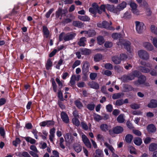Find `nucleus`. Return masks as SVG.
<instances>
[{
  "label": "nucleus",
  "mask_w": 157,
  "mask_h": 157,
  "mask_svg": "<svg viewBox=\"0 0 157 157\" xmlns=\"http://www.w3.org/2000/svg\"><path fill=\"white\" fill-rule=\"evenodd\" d=\"M76 35V34L75 33H68L65 34L62 33L59 36V39L60 41H62L64 40L65 41H67L73 39Z\"/></svg>",
  "instance_id": "f257e3e1"
},
{
  "label": "nucleus",
  "mask_w": 157,
  "mask_h": 157,
  "mask_svg": "<svg viewBox=\"0 0 157 157\" xmlns=\"http://www.w3.org/2000/svg\"><path fill=\"white\" fill-rule=\"evenodd\" d=\"M117 44L118 46H121V47H122L123 45L124 48L127 49V51H130L131 44L129 41L121 39L119 40Z\"/></svg>",
  "instance_id": "f03ea898"
},
{
  "label": "nucleus",
  "mask_w": 157,
  "mask_h": 157,
  "mask_svg": "<svg viewBox=\"0 0 157 157\" xmlns=\"http://www.w3.org/2000/svg\"><path fill=\"white\" fill-rule=\"evenodd\" d=\"M138 54L139 57L141 59L147 60L149 59V53L145 50H140L138 52Z\"/></svg>",
  "instance_id": "7ed1b4c3"
},
{
  "label": "nucleus",
  "mask_w": 157,
  "mask_h": 157,
  "mask_svg": "<svg viewBox=\"0 0 157 157\" xmlns=\"http://www.w3.org/2000/svg\"><path fill=\"white\" fill-rule=\"evenodd\" d=\"M135 24L137 32L138 33H141L144 29V23L142 22L136 21L135 22Z\"/></svg>",
  "instance_id": "20e7f679"
},
{
  "label": "nucleus",
  "mask_w": 157,
  "mask_h": 157,
  "mask_svg": "<svg viewBox=\"0 0 157 157\" xmlns=\"http://www.w3.org/2000/svg\"><path fill=\"white\" fill-rule=\"evenodd\" d=\"M146 80V77L143 75H140L137 81H134V84L137 86L144 83Z\"/></svg>",
  "instance_id": "39448f33"
},
{
  "label": "nucleus",
  "mask_w": 157,
  "mask_h": 157,
  "mask_svg": "<svg viewBox=\"0 0 157 157\" xmlns=\"http://www.w3.org/2000/svg\"><path fill=\"white\" fill-rule=\"evenodd\" d=\"M65 142L67 145H70L74 141V137L71 134L67 133L65 136Z\"/></svg>",
  "instance_id": "423d86ee"
},
{
  "label": "nucleus",
  "mask_w": 157,
  "mask_h": 157,
  "mask_svg": "<svg viewBox=\"0 0 157 157\" xmlns=\"http://www.w3.org/2000/svg\"><path fill=\"white\" fill-rule=\"evenodd\" d=\"M129 5L132 8V11L133 13L136 15L139 14V11L137 9V6L135 2L131 1Z\"/></svg>",
  "instance_id": "0eeeda50"
},
{
  "label": "nucleus",
  "mask_w": 157,
  "mask_h": 157,
  "mask_svg": "<svg viewBox=\"0 0 157 157\" xmlns=\"http://www.w3.org/2000/svg\"><path fill=\"white\" fill-rule=\"evenodd\" d=\"M82 140L86 147L90 148L91 147V145L89 139L85 135H82Z\"/></svg>",
  "instance_id": "6e6552de"
},
{
  "label": "nucleus",
  "mask_w": 157,
  "mask_h": 157,
  "mask_svg": "<svg viewBox=\"0 0 157 157\" xmlns=\"http://www.w3.org/2000/svg\"><path fill=\"white\" fill-rule=\"evenodd\" d=\"M143 46L147 50L151 51L154 50L153 46L149 42H144L143 44Z\"/></svg>",
  "instance_id": "1a4fd4ad"
},
{
  "label": "nucleus",
  "mask_w": 157,
  "mask_h": 157,
  "mask_svg": "<svg viewBox=\"0 0 157 157\" xmlns=\"http://www.w3.org/2000/svg\"><path fill=\"white\" fill-rule=\"evenodd\" d=\"M106 8L108 10L111 12L117 15L119 14V12L117 11L116 8H115L114 5L107 4L106 6Z\"/></svg>",
  "instance_id": "9d476101"
},
{
  "label": "nucleus",
  "mask_w": 157,
  "mask_h": 157,
  "mask_svg": "<svg viewBox=\"0 0 157 157\" xmlns=\"http://www.w3.org/2000/svg\"><path fill=\"white\" fill-rule=\"evenodd\" d=\"M127 5L126 3L125 2H123L121 3L118 4L116 7L117 11L119 12V14L120 11L123 10L125 8Z\"/></svg>",
  "instance_id": "9b49d317"
},
{
  "label": "nucleus",
  "mask_w": 157,
  "mask_h": 157,
  "mask_svg": "<svg viewBox=\"0 0 157 157\" xmlns=\"http://www.w3.org/2000/svg\"><path fill=\"white\" fill-rule=\"evenodd\" d=\"M141 71L143 73H149L152 76H156L157 74V71L155 69H141Z\"/></svg>",
  "instance_id": "f8f14e48"
},
{
  "label": "nucleus",
  "mask_w": 157,
  "mask_h": 157,
  "mask_svg": "<svg viewBox=\"0 0 157 157\" xmlns=\"http://www.w3.org/2000/svg\"><path fill=\"white\" fill-rule=\"evenodd\" d=\"M123 131V128L121 126H117L113 128V131L115 134L121 133Z\"/></svg>",
  "instance_id": "ddd939ff"
},
{
  "label": "nucleus",
  "mask_w": 157,
  "mask_h": 157,
  "mask_svg": "<svg viewBox=\"0 0 157 157\" xmlns=\"http://www.w3.org/2000/svg\"><path fill=\"white\" fill-rule=\"evenodd\" d=\"M147 130L149 132L154 133L156 130V128L155 126L152 124L148 125L147 127Z\"/></svg>",
  "instance_id": "4468645a"
},
{
  "label": "nucleus",
  "mask_w": 157,
  "mask_h": 157,
  "mask_svg": "<svg viewBox=\"0 0 157 157\" xmlns=\"http://www.w3.org/2000/svg\"><path fill=\"white\" fill-rule=\"evenodd\" d=\"M147 106L150 108H155L157 107V100H151L148 104Z\"/></svg>",
  "instance_id": "2eb2a0df"
},
{
  "label": "nucleus",
  "mask_w": 157,
  "mask_h": 157,
  "mask_svg": "<svg viewBox=\"0 0 157 157\" xmlns=\"http://www.w3.org/2000/svg\"><path fill=\"white\" fill-rule=\"evenodd\" d=\"M61 117L63 121L66 123H68L69 121V119L67 114L64 112L61 113Z\"/></svg>",
  "instance_id": "dca6fc26"
},
{
  "label": "nucleus",
  "mask_w": 157,
  "mask_h": 157,
  "mask_svg": "<svg viewBox=\"0 0 157 157\" xmlns=\"http://www.w3.org/2000/svg\"><path fill=\"white\" fill-rule=\"evenodd\" d=\"M67 12V11L62 10L61 9H59L56 12V16L57 17H59L60 16H62L65 15V13Z\"/></svg>",
  "instance_id": "f3484780"
},
{
  "label": "nucleus",
  "mask_w": 157,
  "mask_h": 157,
  "mask_svg": "<svg viewBox=\"0 0 157 157\" xmlns=\"http://www.w3.org/2000/svg\"><path fill=\"white\" fill-rule=\"evenodd\" d=\"M140 64L142 66V67L144 68H151L152 67V64L149 62L146 63L141 61L140 62Z\"/></svg>",
  "instance_id": "a211bd4d"
},
{
  "label": "nucleus",
  "mask_w": 157,
  "mask_h": 157,
  "mask_svg": "<svg viewBox=\"0 0 157 157\" xmlns=\"http://www.w3.org/2000/svg\"><path fill=\"white\" fill-rule=\"evenodd\" d=\"M88 85L91 88L98 89L99 88V85L97 83L92 82L89 83Z\"/></svg>",
  "instance_id": "6ab92c4d"
},
{
  "label": "nucleus",
  "mask_w": 157,
  "mask_h": 157,
  "mask_svg": "<svg viewBox=\"0 0 157 157\" xmlns=\"http://www.w3.org/2000/svg\"><path fill=\"white\" fill-rule=\"evenodd\" d=\"M86 38L85 37H82L80 38L79 41L78 42V44L80 46L84 47L86 45Z\"/></svg>",
  "instance_id": "aec40b11"
},
{
  "label": "nucleus",
  "mask_w": 157,
  "mask_h": 157,
  "mask_svg": "<svg viewBox=\"0 0 157 157\" xmlns=\"http://www.w3.org/2000/svg\"><path fill=\"white\" fill-rule=\"evenodd\" d=\"M73 147L74 150L77 153H79L82 150L81 146L78 144H75Z\"/></svg>",
  "instance_id": "412c9836"
},
{
  "label": "nucleus",
  "mask_w": 157,
  "mask_h": 157,
  "mask_svg": "<svg viewBox=\"0 0 157 157\" xmlns=\"http://www.w3.org/2000/svg\"><path fill=\"white\" fill-rule=\"evenodd\" d=\"M124 88L125 91H129L132 90L134 91L135 90V89L131 86L128 85H125L124 86Z\"/></svg>",
  "instance_id": "4be33fe9"
},
{
  "label": "nucleus",
  "mask_w": 157,
  "mask_h": 157,
  "mask_svg": "<svg viewBox=\"0 0 157 157\" xmlns=\"http://www.w3.org/2000/svg\"><path fill=\"white\" fill-rule=\"evenodd\" d=\"M112 60L116 64H120L121 62V60L117 56H114L112 57Z\"/></svg>",
  "instance_id": "5701e85b"
},
{
  "label": "nucleus",
  "mask_w": 157,
  "mask_h": 157,
  "mask_svg": "<svg viewBox=\"0 0 157 157\" xmlns=\"http://www.w3.org/2000/svg\"><path fill=\"white\" fill-rule=\"evenodd\" d=\"M133 142L136 145L140 146L142 143V140L140 137H136L134 139Z\"/></svg>",
  "instance_id": "b1692460"
},
{
  "label": "nucleus",
  "mask_w": 157,
  "mask_h": 157,
  "mask_svg": "<svg viewBox=\"0 0 157 157\" xmlns=\"http://www.w3.org/2000/svg\"><path fill=\"white\" fill-rule=\"evenodd\" d=\"M150 151H153L157 149V144L155 143L151 144L149 147Z\"/></svg>",
  "instance_id": "393cba45"
},
{
  "label": "nucleus",
  "mask_w": 157,
  "mask_h": 157,
  "mask_svg": "<svg viewBox=\"0 0 157 157\" xmlns=\"http://www.w3.org/2000/svg\"><path fill=\"white\" fill-rule=\"evenodd\" d=\"M133 138V136L130 134H127L125 137V140L128 143H130L132 141Z\"/></svg>",
  "instance_id": "a878e982"
},
{
  "label": "nucleus",
  "mask_w": 157,
  "mask_h": 157,
  "mask_svg": "<svg viewBox=\"0 0 157 157\" xmlns=\"http://www.w3.org/2000/svg\"><path fill=\"white\" fill-rule=\"evenodd\" d=\"M80 51L81 52L82 54L84 55H89L91 53V50L86 48L80 49Z\"/></svg>",
  "instance_id": "bb28decb"
},
{
  "label": "nucleus",
  "mask_w": 157,
  "mask_h": 157,
  "mask_svg": "<svg viewBox=\"0 0 157 157\" xmlns=\"http://www.w3.org/2000/svg\"><path fill=\"white\" fill-rule=\"evenodd\" d=\"M104 145L111 151L112 153L115 152V150L112 145H110L106 142L104 143Z\"/></svg>",
  "instance_id": "cd10ccee"
},
{
  "label": "nucleus",
  "mask_w": 157,
  "mask_h": 157,
  "mask_svg": "<svg viewBox=\"0 0 157 157\" xmlns=\"http://www.w3.org/2000/svg\"><path fill=\"white\" fill-rule=\"evenodd\" d=\"M101 130L104 132H106L109 129V127L106 124H102L100 126Z\"/></svg>",
  "instance_id": "c85d7f7f"
},
{
  "label": "nucleus",
  "mask_w": 157,
  "mask_h": 157,
  "mask_svg": "<svg viewBox=\"0 0 157 157\" xmlns=\"http://www.w3.org/2000/svg\"><path fill=\"white\" fill-rule=\"evenodd\" d=\"M124 114H120L117 118V121L119 123H123L124 122L125 120L124 117Z\"/></svg>",
  "instance_id": "c756f323"
},
{
  "label": "nucleus",
  "mask_w": 157,
  "mask_h": 157,
  "mask_svg": "<svg viewBox=\"0 0 157 157\" xmlns=\"http://www.w3.org/2000/svg\"><path fill=\"white\" fill-rule=\"evenodd\" d=\"M95 34V32L93 30H89L85 32V36L87 37L92 36Z\"/></svg>",
  "instance_id": "7c9ffc66"
},
{
  "label": "nucleus",
  "mask_w": 157,
  "mask_h": 157,
  "mask_svg": "<svg viewBox=\"0 0 157 157\" xmlns=\"http://www.w3.org/2000/svg\"><path fill=\"white\" fill-rule=\"evenodd\" d=\"M96 155L99 157H103L104 155L102 151L99 149H97L95 151Z\"/></svg>",
  "instance_id": "2f4dec72"
},
{
  "label": "nucleus",
  "mask_w": 157,
  "mask_h": 157,
  "mask_svg": "<svg viewBox=\"0 0 157 157\" xmlns=\"http://www.w3.org/2000/svg\"><path fill=\"white\" fill-rule=\"evenodd\" d=\"M102 26L106 29H110V26L112 25V22H110V23H108L106 21H104L102 22Z\"/></svg>",
  "instance_id": "473e14b6"
},
{
  "label": "nucleus",
  "mask_w": 157,
  "mask_h": 157,
  "mask_svg": "<svg viewBox=\"0 0 157 157\" xmlns=\"http://www.w3.org/2000/svg\"><path fill=\"white\" fill-rule=\"evenodd\" d=\"M78 18L82 21H89L90 20V18L87 16H78Z\"/></svg>",
  "instance_id": "72a5a7b5"
},
{
  "label": "nucleus",
  "mask_w": 157,
  "mask_h": 157,
  "mask_svg": "<svg viewBox=\"0 0 157 157\" xmlns=\"http://www.w3.org/2000/svg\"><path fill=\"white\" fill-rule=\"evenodd\" d=\"M102 56L100 54H97L94 56V60L95 62H98L101 60L102 59Z\"/></svg>",
  "instance_id": "f704fd0d"
},
{
  "label": "nucleus",
  "mask_w": 157,
  "mask_h": 157,
  "mask_svg": "<svg viewBox=\"0 0 157 157\" xmlns=\"http://www.w3.org/2000/svg\"><path fill=\"white\" fill-rule=\"evenodd\" d=\"M73 25L74 26L79 28H81L83 26L82 23L79 21H74L73 22Z\"/></svg>",
  "instance_id": "c9c22d12"
},
{
  "label": "nucleus",
  "mask_w": 157,
  "mask_h": 157,
  "mask_svg": "<svg viewBox=\"0 0 157 157\" xmlns=\"http://www.w3.org/2000/svg\"><path fill=\"white\" fill-rule=\"evenodd\" d=\"M43 31L44 34L46 37V38L48 37L49 34V32L46 27H43Z\"/></svg>",
  "instance_id": "e433bc0d"
},
{
  "label": "nucleus",
  "mask_w": 157,
  "mask_h": 157,
  "mask_svg": "<svg viewBox=\"0 0 157 157\" xmlns=\"http://www.w3.org/2000/svg\"><path fill=\"white\" fill-rule=\"evenodd\" d=\"M76 76L75 75H73L71 78L70 82L71 86L74 85L75 83Z\"/></svg>",
  "instance_id": "4c0bfd02"
},
{
  "label": "nucleus",
  "mask_w": 157,
  "mask_h": 157,
  "mask_svg": "<svg viewBox=\"0 0 157 157\" xmlns=\"http://www.w3.org/2000/svg\"><path fill=\"white\" fill-rule=\"evenodd\" d=\"M151 31L152 33L157 35V28L154 25H151L150 27Z\"/></svg>",
  "instance_id": "58836bf2"
},
{
  "label": "nucleus",
  "mask_w": 157,
  "mask_h": 157,
  "mask_svg": "<svg viewBox=\"0 0 157 157\" xmlns=\"http://www.w3.org/2000/svg\"><path fill=\"white\" fill-rule=\"evenodd\" d=\"M18 155L19 156H22L24 157H30V155L26 151H23L22 152H19Z\"/></svg>",
  "instance_id": "ea45409f"
},
{
  "label": "nucleus",
  "mask_w": 157,
  "mask_h": 157,
  "mask_svg": "<svg viewBox=\"0 0 157 157\" xmlns=\"http://www.w3.org/2000/svg\"><path fill=\"white\" fill-rule=\"evenodd\" d=\"M131 15L130 13L128 11H126L123 15V17L124 19H127L131 18Z\"/></svg>",
  "instance_id": "a19ab883"
},
{
  "label": "nucleus",
  "mask_w": 157,
  "mask_h": 157,
  "mask_svg": "<svg viewBox=\"0 0 157 157\" xmlns=\"http://www.w3.org/2000/svg\"><path fill=\"white\" fill-rule=\"evenodd\" d=\"M21 142V140H20L19 138H16L15 140H14L13 142V145L15 147H17L18 144H20Z\"/></svg>",
  "instance_id": "79ce46f5"
},
{
  "label": "nucleus",
  "mask_w": 157,
  "mask_h": 157,
  "mask_svg": "<svg viewBox=\"0 0 157 157\" xmlns=\"http://www.w3.org/2000/svg\"><path fill=\"white\" fill-rule=\"evenodd\" d=\"M95 105L94 103H90L88 104L87 105V108L90 111L93 110L95 107Z\"/></svg>",
  "instance_id": "37998d69"
},
{
  "label": "nucleus",
  "mask_w": 157,
  "mask_h": 157,
  "mask_svg": "<svg viewBox=\"0 0 157 157\" xmlns=\"http://www.w3.org/2000/svg\"><path fill=\"white\" fill-rule=\"evenodd\" d=\"M121 97V93H118L114 94L112 96V98L113 99H116L120 98Z\"/></svg>",
  "instance_id": "c03bdc74"
},
{
  "label": "nucleus",
  "mask_w": 157,
  "mask_h": 157,
  "mask_svg": "<svg viewBox=\"0 0 157 157\" xmlns=\"http://www.w3.org/2000/svg\"><path fill=\"white\" fill-rule=\"evenodd\" d=\"M98 43L100 45H101L104 42V40L102 36H99L97 38Z\"/></svg>",
  "instance_id": "a18cd8bd"
},
{
  "label": "nucleus",
  "mask_w": 157,
  "mask_h": 157,
  "mask_svg": "<svg viewBox=\"0 0 157 157\" xmlns=\"http://www.w3.org/2000/svg\"><path fill=\"white\" fill-rule=\"evenodd\" d=\"M75 103L76 106L79 109H81L83 106L82 103L79 101L76 100L75 101Z\"/></svg>",
  "instance_id": "49530a36"
},
{
  "label": "nucleus",
  "mask_w": 157,
  "mask_h": 157,
  "mask_svg": "<svg viewBox=\"0 0 157 157\" xmlns=\"http://www.w3.org/2000/svg\"><path fill=\"white\" fill-rule=\"evenodd\" d=\"M130 106L132 109H138L140 108V105L136 103L131 104Z\"/></svg>",
  "instance_id": "de8ad7c7"
},
{
  "label": "nucleus",
  "mask_w": 157,
  "mask_h": 157,
  "mask_svg": "<svg viewBox=\"0 0 157 157\" xmlns=\"http://www.w3.org/2000/svg\"><path fill=\"white\" fill-rule=\"evenodd\" d=\"M102 67H104L106 69H111L113 68V66L110 63L103 64L102 65Z\"/></svg>",
  "instance_id": "09e8293b"
},
{
  "label": "nucleus",
  "mask_w": 157,
  "mask_h": 157,
  "mask_svg": "<svg viewBox=\"0 0 157 157\" xmlns=\"http://www.w3.org/2000/svg\"><path fill=\"white\" fill-rule=\"evenodd\" d=\"M64 140L63 137H61L60 138L59 145L60 147L63 149H64L65 148V147L63 144Z\"/></svg>",
  "instance_id": "8fccbe9b"
},
{
  "label": "nucleus",
  "mask_w": 157,
  "mask_h": 157,
  "mask_svg": "<svg viewBox=\"0 0 157 157\" xmlns=\"http://www.w3.org/2000/svg\"><path fill=\"white\" fill-rule=\"evenodd\" d=\"M94 118L95 121H98L102 119V117L98 114H95L94 115Z\"/></svg>",
  "instance_id": "3c124183"
},
{
  "label": "nucleus",
  "mask_w": 157,
  "mask_h": 157,
  "mask_svg": "<svg viewBox=\"0 0 157 157\" xmlns=\"http://www.w3.org/2000/svg\"><path fill=\"white\" fill-rule=\"evenodd\" d=\"M73 123L77 126H78L80 124V122L77 119L74 118L72 119Z\"/></svg>",
  "instance_id": "603ef678"
},
{
  "label": "nucleus",
  "mask_w": 157,
  "mask_h": 157,
  "mask_svg": "<svg viewBox=\"0 0 157 157\" xmlns=\"http://www.w3.org/2000/svg\"><path fill=\"white\" fill-rule=\"evenodd\" d=\"M52 65V62L50 59H49L47 61L46 63V67L47 68L50 67Z\"/></svg>",
  "instance_id": "864d4df0"
},
{
  "label": "nucleus",
  "mask_w": 157,
  "mask_h": 157,
  "mask_svg": "<svg viewBox=\"0 0 157 157\" xmlns=\"http://www.w3.org/2000/svg\"><path fill=\"white\" fill-rule=\"evenodd\" d=\"M146 13L148 16H150L151 15L152 12L149 7H147L146 8Z\"/></svg>",
  "instance_id": "5fc2aeb1"
},
{
  "label": "nucleus",
  "mask_w": 157,
  "mask_h": 157,
  "mask_svg": "<svg viewBox=\"0 0 157 157\" xmlns=\"http://www.w3.org/2000/svg\"><path fill=\"white\" fill-rule=\"evenodd\" d=\"M129 149L130 150V152L131 154H137L136 149L132 146H130Z\"/></svg>",
  "instance_id": "6e6d98bb"
},
{
  "label": "nucleus",
  "mask_w": 157,
  "mask_h": 157,
  "mask_svg": "<svg viewBox=\"0 0 157 157\" xmlns=\"http://www.w3.org/2000/svg\"><path fill=\"white\" fill-rule=\"evenodd\" d=\"M123 104V99H119L116 101L115 103V105L117 106H120Z\"/></svg>",
  "instance_id": "4d7b16f0"
},
{
  "label": "nucleus",
  "mask_w": 157,
  "mask_h": 157,
  "mask_svg": "<svg viewBox=\"0 0 157 157\" xmlns=\"http://www.w3.org/2000/svg\"><path fill=\"white\" fill-rule=\"evenodd\" d=\"M152 43L154 46L157 48V37H154L152 40Z\"/></svg>",
  "instance_id": "13d9d810"
},
{
  "label": "nucleus",
  "mask_w": 157,
  "mask_h": 157,
  "mask_svg": "<svg viewBox=\"0 0 157 157\" xmlns=\"http://www.w3.org/2000/svg\"><path fill=\"white\" fill-rule=\"evenodd\" d=\"M105 9V6L104 5H101L100 8V9H98V12L99 14H101L102 13V11H104Z\"/></svg>",
  "instance_id": "bf43d9fd"
},
{
  "label": "nucleus",
  "mask_w": 157,
  "mask_h": 157,
  "mask_svg": "<svg viewBox=\"0 0 157 157\" xmlns=\"http://www.w3.org/2000/svg\"><path fill=\"white\" fill-rule=\"evenodd\" d=\"M97 76V74L95 73H91L90 75V78L92 80H94Z\"/></svg>",
  "instance_id": "052dcab7"
},
{
  "label": "nucleus",
  "mask_w": 157,
  "mask_h": 157,
  "mask_svg": "<svg viewBox=\"0 0 157 157\" xmlns=\"http://www.w3.org/2000/svg\"><path fill=\"white\" fill-rule=\"evenodd\" d=\"M104 45L106 48H110L112 47L113 44L112 42L108 41L105 43Z\"/></svg>",
  "instance_id": "680f3d73"
},
{
  "label": "nucleus",
  "mask_w": 157,
  "mask_h": 157,
  "mask_svg": "<svg viewBox=\"0 0 157 157\" xmlns=\"http://www.w3.org/2000/svg\"><path fill=\"white\" fill-rule=\"evenodd\" d=\"M81 125L82 128L85 130H87L88 129V127L86 124L84 122L81 123Z\"/></svg>",
  "instance_id": "e2e57ef3"
},
{
  "label": "nucleus",
  "mask_w": 157,
  "mask_h": 157,
  "mask_svg": "<svg viewBox=\"0 0 157 157\" xmlns=\"http://www.w3.org/2000/svg\"><path fill=\"white\" fill-rule=\"evenodd\" d=\"M107 111L109 112H111L113 110V106L109 104L106 106Z\"/></svg>",
  "instance_id": "0e129e2a"
},
{
  "label": "nucleus",
  "mask_w": 157,
  "mask_h": 157,
  "mask_svg": "<svg viewBox=\"0 0 157 157\" xmlns=\"http://www.w3.org/2000/svg\"><path fill=\"white\" fill-rule=\"evenodd\" d=\"M52 85L53 90L56 92L57 91V85L54 80L52 81Z\"/></svg>",
  "instance_id": "69168bd1"
},
{
  "label": "nucleus",
  "mask_w": 157,
  "mask_h": 157,
  "mask_svg": "<svg viewBox=\"0 0 157 157\" xmlns=\"http://www.w3.org/2000/svg\"><path fill=\"white\" fill-rule=\"evenodd\" d=\"M77 85L79 87L82 88L85 86V84L84 82H78L77 84Z\"/></svg>",
  "instance_id": "338daca9"
},
{
  "label": "nucleus",
  "mask_w": 157,
  "mask_h": 157,
  "mask_svg": "<svg viewBox=\"0 0 157 157\" xmlns=\"http://www.w3.org/2000/svg\"><path fill=\"white\" fill-rule=\"evenodd\" d=\"M54 11V9L52 8L50 9L46 13V17L48 18L50 17V14L52 13Z\"/></svg>",
  "instance_id": "774afa93"
}]
</instances>
